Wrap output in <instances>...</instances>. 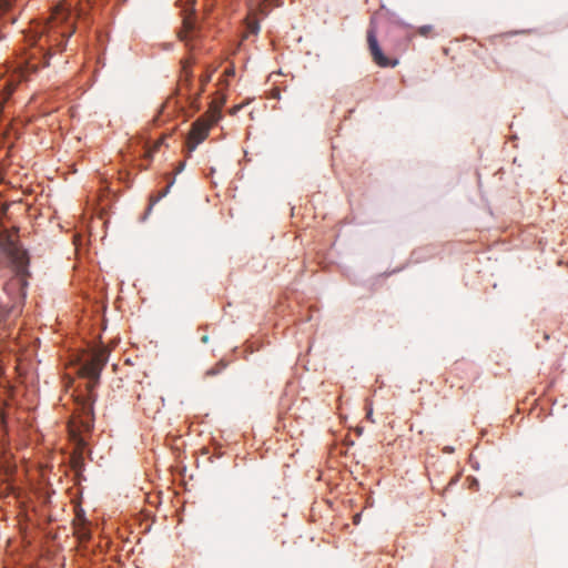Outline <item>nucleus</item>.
I'll use <instances>...</instances> for the list:
<instances>
[{
	"mask_svg": "<svg viewBox=\"0 0 568 568\" xmlns=\"http://www.w3.org/2000/svg\"><path fill=\"white\" fill-rule=\"evenodd\" d=\"M224 73H225V75H227V77H232V75H234V69H233V68H229V69H226V70H225V72H224Z\"/></svg>",
	"mask_w": 568,
	"mask_h": 568,
	"instance_id": "14",
	"label": "nucleus"
},
{
	"mask_svg": "<svg viewBox=\"0 0 568 568\" xmlns=\"http://www.w3.org/2000/svg\"><path fill=\"white\" fill-rule=\"evenodd\" d=\"M109 361V351L101 346L94 348L87 359L83 361L79 368L80 376L88 378L87 388L92 396L93 388L98 385L100 374Z\"/></svg>",
	"mask_w": 568,
	"mask_h": 568,
	"instance_id": "2",
	"label": "nucleus"
},
{
	"mask_svg": "<svg viewBox=\"0 0 568 568\" xmlns=\"http://www.w3.org/2000/svg\"><path fill=\"white\" fill-rule=\"evenodd\" d=\"M10 310L0 303V322H3L8 318Z\"/></svg>",
	"mask_w": 568,
	"mask_h": 568,
	"instance_id": "12",
	"label": "nucleus"
},
{
	"mask_svg": "<svg viewBox=\"0 0 568 568\" xmlns=\"http://www.w3.org/2000/svg\"><path fill=\"white\" fill-rule=\"evenodd\" d=\"M247 31L252 34H257L260 31V24L256 20L247 21Z\"/></svg>",
	"mask_w": 568,
	"mask_h": 568,
	"instance_id": "9",
	"label": "nucleus"
},
{
	"mask_svg": "<svg viewBox=\"0 0 568 568\" xmlns=\"http://www.w3.org/2000/svg\"><path fill=\"white\" fill-rule=\"evenodd\" d=\"M3 251L14 264L18 272H23L28 265V254L27 251L20 247L18 243L8 239L3 244Z\"/></svg>",
	"mask_w": 568,
	"mask_h": 568,
	"instance_id": "5",
	"label": "nucleus"
},
{
	"mask_svg": "<svg viewBox=\"0 0 568 568\" xmlns=\"http://www.w3.org/2000/svg\"><path fill=\"white\" fill-rule=\"evenodd\" d=\"M417 33L424 38H430L435 36L434 27L430 24L422 26L418 28Z\"/></svg>",
	"mask_w": 568,
	"mask_h": 568,
	"instance_id": "6",
	"label": "nucleus"
},
{
	"mask_svg": "<svg viewBox=\"0 0 568 568\" xmlns=\"http://www.w3.org/2000/svg\"><path fill=\"white\" fill-rule=\"evenodd\" d=\"M13 91V88H9L8 91L6 92V97H4V100L9 98V95L12 93Z\"/></svg>",
	"mask_w": 568,
	"mask_h": 568,
	"instance_id": "16",
	"label": "nucleus"
},
{
	"mask_svg": "<svg viewBox=\"0 0 568 568\" xmlns=\"http://www.w3.org/2000/svg\"><path fill=\"white\" fill-rule=\"evenodd\" d=\"M193 26L189 21H184V30L180 32V37L182 40H187V33L192 32Z\"/></svg>",
	"mask_w": 568,
	"mask_h": 568,
	"instance_id": "10",
	"label": "nucleus"
},
{
	"mask_svg": "<svg viewBox=\"0 0 568 568\" xmlns=\"http://www.w3.org/2000/svg\"><path fill=\"white\" fill-rule=\"evenodd\" d=\"M213 122L214 121L209 122L205 119H197L192 124L186 140L189 152H193L196 146L207 138L210 128Z\"/></svg>",
	"mask_w": 568,
	"mask_h": 568,
	"instance_id": "4",
	"label": "nucleus"
},
{
	"mask_svg": "<svg viewBox=\"0 0 568 568\" xmlns=\"http://www.w3.org/2000/svg\"><path fill=\"white\" fill-rule=\"evenodd\" d=\"M443 452H444V453H447V454H452V453L454 452V448H453L452 446H445V447L443 448Z\"/></svg>",
	"mask_w": 568,
	"mask_h": 568,
	"instance_id": "15",
	"label": "nucleus"
},
{
	"mask_svg": "<svg viewBox=\"0 0 568 568\" xmlns=\"http://www.w3.org/2000/svg\"><path fill=\"white\" fill-rule=\"evenodd\" d=\"M201 341H202L203 343H206V342L209 341L207 335L202 336Z\"/></svg>",
	"mask_w": 568,
	"mask_h": 568,
	"instance_id": "19",
	"label": "nucleus"
},
{
	"mask_svg": "<svg viewBox=\"0 0 568 568\" xmlns=\"http://www.w3.org/2000/svg\"><path fill=\"white\" fill-rule=\"evenodd\" d=\"M84 13L85 8L81 0H62L53 8L37 42L43 48L42 41L44 40L50 54L53 49L62 51L67 40L75 31V20Z\"/></svg>",
	"mask_w": 568,
	"mask_h": 568,
	"instance_id": "1",
	"label": "nucleus"
},
{
	"mask_svg": "<svg viewBox=\"0 0 568 568\" xmlns=\"http://www.w3.org/2000/svg\"><path fill=\"white\" fill-rule=\"evenodd\" d=\"M173 183H174V178L169 182L168 186L163 191H161L156 196H151V199H150V202H151L150 203V207L169 193V190H170V187H171V185Z\"/></svg>",
	"mask_w": 568,
	"mask_h": 568,
	"instance_id": "7",
	"label": "nucleus"
},
{
	"mask_svg": "<svg viewBox=\"0 0 568 568\" xmlns=\"http://www.w3.org/2000/svg\"><path fill=\"white\" fill-rule=\"evenodd\" d=\"M225 368V364H223L222 362L217 363L215 365V367L213 368H210L209 371H206V375L207 376H214L216 374H219L222 369Z\"/></svg>",
	"mask_w": 568,
	"mask_h": 568,
	"instance_id": "11",
	"label": "nucleus"
},
{
	"mask_svg": "<svg viewBox=\"0 0 568 568\" xmlns=\"http://www.w3.org/2000/svg\"><path fill=\"white\" fill-rule=\"evenodd\" d=\"M210 81V75H206L205 78H202V83L205 84Z\"/></svg>",
	"mask_w": 568,
	"mask_h": 568,
	"instance_id": "17",
	"label": "nucleus"
},
{
	"mask_svg": "<svg viewBox=\"0 0 568 568\" xmlns=\"http://www.w3.org/2000/svg\"><path fill=\"white\" fill-rule=\"evenodd\" d=\"M366 40L368 51L375 64L381 68H395L398 64V59H393L383 53L377 40V28L373 20L371 21L366 32Z\"/></svg>",
	"mask_w": 568,
	"mask_h": 568,
	"instance_id": "3",
	"label": "nucleus"
},
{
	"mask_svg": "<svg viewBox=\"0 0 568 568\" xmlns=\"http://www.w3.org/2000/svg\"><path fill=\"white\" fill-rule=\"evenodd\" d=\"M184 168V163H180L178 170H176V173H180Z\"/></svg>",
	"mask_w": 568,
	"mask_h": 568,
	"instance_id": "18",
	"label": "nucleus"
},
{
	"mask_svg": "<svg viewBox=\"0 0 568 568\" xmlns=\"http://www.w3.org/2000/svg\"><path fill=\"white\" fill-rule=\"evenodd\" d=\"M372 415H373V409H372V407H368L367 414H366V418L368 420H371L372 423H374V419H373Z\"/></svg>",
	"mask_w": 568,
	"mask_h": 568,
	"instance_id": "13",
	"label": "nucleus"
},
{
	"mask_svg": "<svg viewBox=\"0 0 568 568\" xmlns=\"http://www.w3.org/2000/svg\"><path fill=\"white\" fill-rule=\"evenodd\" d=\"M87 409V419L84 422H82L83 424V427L85 430H90L92 428V419H93V410H92V406L90 405Z\"/></svg>",
	"mask_w": 568,
	"mask_h": 568,
	"instance_id": "8",
	"label": "nucleus"
}]
</instances>
